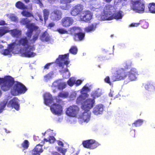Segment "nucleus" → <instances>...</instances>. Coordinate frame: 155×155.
Masks as SVG:
<instances>
[{
  "instance_id": "e2e57ef3",
  "label": "nucleus",
  "mask_w": 155,
  "mask_h": 155,
  "mask_svg": "<svg viewBox=\"0 0 155 155\" xmlns=\"http://www.w3.org/2000/svg\"><path fill=\"white\" fill-rule=\"evenodd\" d=\"M48 2L51 4H53L55 2V0H48Z\"/></svg>"
},
{
  "instance_id": "680f3d73",
  "label": "nucleus",
  "mask_w": 155,
  "mask_h": 155,
  "mask_svg": "<svg viewBox=\"0 0 155 155\" xmlns=\"http://www.w3.org/2000/svg\"><path fill=\"white\" fill-rule=\"evenodd\" d=\"M57 142H58V145L61 146L62 147L63 146L64 144L62 142L59 141H58Z\"/></svg>"
},
{
  "instance_id": "0e129e2a",
  "label": "nucleus",
  "mask_w": 155,
  "mask_h": 155,
  "mask_svg": "<svg viewBox=\"0 0 155 155\" xmlns=\"http://www.w3.org/2000/svg\"><path fill=\"white\" fill-rule=\"evenodd\" d=\"M113 93L114 91L111 90L110 93L109 94V96L111 97H113Z\"/></svg>"
},
{
  "instance_id": "7c9ffc66",
  "label": "nucleus",
  "mask_w": 155,
  "mask_h": 155,
  "mask_svg": "<svg viewBox=\"0 0 155 155\" xmlns=\"http://www.w3.org/2000/svg\"><path fill=\"white\" fill-rule=\"evenodd\" d=\"M9 30L8 27H0V37H1L6 33L9 31Z\"/></svg>"
},
{
  "instance_id": "09e8293b",
  "label": "nucleus",
  "mask_w": 155,
  "mask_h": 155,
  "mask_svg": "<svg viewBox=\"0 0 155 155\" xmlns=\"http://www.w3.org/2000/svg\"><path fill=\"white\" fill-rule=\"evenodd\" d=\"M70 7L71 5L70 4H65L64 5L61 6V8L64 10L68 9Z\"/></svg>"
},
{
  "instance_id": "7ed1b4c3",
  "label": "nucleus",
  "mask_w": 155,
  "mask_h": 155,
  "mask_svg": "<svg viewBox=\"0 0 155 155\" xmlns=\"http://www.w3.org/2000/svg\"><path fill=\"white\" fill-rule=\"evenodd\" d=\"M69 55V53L59 55L56 60L57 63L61 69V71L63 74V77L65 78H68L70 76V73L67 68L69 67L68 64L70 63Z\"/></svg>"
},
{
  "instance_id": "de8ad7c7",
  "label": "nucleus",
  "mask_w": 155,
  "mask_h": 155,
  "mask_svg": "<svg viewBox=\"0 0 155 155\" xmlns=\"http://www.w3.org/2000/svg\"><path fill=\"white\" fill-rule=\"evenodd\" d=\"M57 31L61 34H64L68 33V31L63 28H59L57 29Z\"/></svg>"
},
{
  "instance_id": "69168bd1",
  "label": "nucleus",
  "mask_w": 155,
  "mask_h": 155,
  "mask_svg": "<svg viewBox=\"0 0 155 155\" xmlns=\"http://www.w3.org/2000/svg\"><path fill=\"white\" fill-rule=\"evenodd\" d=\"M112 0H104V1L107 2V3H109Z\"/></svg>"
},
{
  "instance_id": "72a5a7b5",
  "label": "nucleus",
  "mask_w": 155,
  "mask_h": 155,
  "mask_svg": "<svg viewBox=\"0 0 155 155\" xmlns=\"http://www.w3.org/2000/svg\"><path fill=\"white\" fill-rule=\"evenodd\" d=\"M16 7L19 9H25L26 8L25 4L21 1L17 2L15 5Z\"/></svg>"
},
{
  "instance_id": "a19ab883",
  "label": "nucleus",
  "mask_w": 155,
  "mask_h": 155,
  "mask_svg": "<svg viewBox=\"0 0 155 155\" xmlns=\"http://www.w3.org/2000/svg\"><path fill=\"white\" fill-rule=\"evenodd\" d=\"M68 95L69 93L68 92H62L60 93L58 95V96L56 98H58L59 99H60V97L61 98H66L68 97Z\"/></svg>"
},
{
  "instance_id": "dca6fc26",
  "label": "nucleus",
  "mask_w": 155,
  "mask_h": 155,
  "mask_svg": "<svg viewBox=\"0 0 155 155\" xmlns=\"http://www.w3.org/2000/svg\"><path fill=\"white\" fill-rule=\"evenodd\" d=\"M19 101L17 97H15L11 100L7 104L8 107H12L14 108L16 110H18L20 109Z\"/></svg>"
},
{
  "instance_id": "58836bf2",
  "label": "nucleus",
  "mask_w": 155,
  "mask_h": 155,
  "mask_svg": "<svg viewBox=\"0 0 155 155\" xmlns=\"http://www.w3.org/2000/svg\"><path fill=\"white\" fill-rule=\"evenodd\" d=\"M143 122V120L142 119H138L135 121L132 124V126H134L136 127H137L140 126Z\"/></svg>"
},
{
  "instance_id": "a878e982",
  "label": "nucleus",
  "mask_w": 155,
  "mask_h": 155,
  "mask_svg": "<svg viewBox=\"0 0 155 155\" xmlns=\"http://www.w3.org/2000/svg\"><path fill=\"white\" fill-rule=\"evenodd\" d=\"M104 110V106L102 104H100L96 105L94 108L93 113L96 115L101 114H102Z\"/></svg>"
},
{
  "instance_id": "338daca9",
  "label": "nucleus",
  "mask_w": 155,
  "mask_h": 155,
  "mask_svg": "<svg viewBox=\"0 0 155 155\" xmlns=\"http://www.w3.org/2000/svg\"><path fill=\"white\" fill-rule=\"evenodd\" d=\"M25 2L26 3H28L29 2L30 0H24Z\"/></svg>"
},
{
  "instance_id": "f03ea898",
  "label": "nucleus",
  "mask_w": 155,
  "mask_h": 155,
  "mask_svg": "<svg viewBox=\"0 0 155 155\" xmlns=\"http://www.w3.org/2000/svg\"><path fill=\"white\" fill-rule=\"evenodd\" d=\"M28 40L26 38H21L19 40H16L15 42L8 45L7 49L2 51V54L4 55H11L12 52L14 48H18V46L22 45L23 48L21 50L23 56L26 57H33L36 55L35 53L32 52L34 49L32 46H28Z\"/></svg>"
},
{
  "instance_id": "aec40b11",
  "label": "nucleus",
  "mask_w": 155,
  "mask_h": 155,
  "mask_svg": "<svg viewBox=\"0 0 155 155\" xmlns=\"http://www.w3.org/2000/svg\"><path fill=\"white\" fill-rule=\"evenodd\" d=\"M74 22V20L72 17H65L61 21V25L63 26L67 27L71 26Z\"/></svg>"
},
{
  "instance_id": "79ce46f5",
  "label": "nucleus",
  "mask_w": 155,
  "mask_h": 155,
  "mask_svg": "<svg viewBox=\"0 0 155 155\" xmlns=\"http://www.w3.org/2000/svg\"><path fill=\"white\" fill-rule=\"evenodd\" d=\"M21 14L23 16L26 17H33V15L32 13L25 10H24L21 12Z\"/></svg>"
},
{
  "instance_id": "8fccbe9b",
  "label": "nucleus",
  "mask_w": 155,
  "mask_h": 155,
  "mask_svg": "<svg viewBox=\"0 0 155 155\" xmlns=\"http://www.w3.org/2000/svg\"><path fill=\"white\" fill-rule=\"evenodd\" d=\"M76 92H73L71 93L70 96L71 100H74L76 97Z\"/></svg>"
},
{
  "instance_id": "c756f323",
  "label": "nucleus",
  "mask_w": 155,
  "mask_h": 155,
  "mask_svg": "<svg viewBox=\"0 0 155 155\" xmlns=\"http://www.w3.org/2000/svg\"><path fill=\"white\" fill-rule=\"evenodd\" d=\"M40 38L42 41L47 42L50 40V37L47 32L45 31L42 33Z\"/></svg>"
},
{
  "instance_id": "bf43d9fd",
  "label": "nucleus",
  "mask_w": 155,
  "mask_h": 155,
  "mask_svg": "<svg viewBox=\"0 0 155 155\" xmlns=\"http://www.w3.org/2000/svg\"><path fill=\"white\" fill-rule=\"evenodd\" d=\"M5 24L6 23L5 21L2 20H0V25H3Z\"/></svg>"
},
{
  "instance_id": "0eeeda50",
  "label": "nucleus",
  "mask_w": 155,
  "mask_h": 155,
  "mask_svg": "<svg viewBox=\"0 0 155 155\" xmlns=\"http://www.w3.org/2000/svg\"><path fill=\"white\" fill-rule=\"evenodd\" d=\"M90 85L89 84H86L82 88L81 91V94L78 97L76 102L77 104H82L84 100L87 97V92L90 90Z\"/></svg>"
},
{
  "instance_id": "2eb2a0df",
  "label": "nucleus",
  "mask_w": 155,
  "mask_h": 155,
  "mask_svg": "<svg viewBox=\"0 0 155 155\" xmlns=\"http://www.w3.org/2000/svg\"><path fill=\"white\" fill-rule=\"evenodd\" d=\"M94 99H88L82 104L81 108L83 110H89L92 108L94 104Z\"/></svg>"
},
{
  "instance_id": "c85d7f7f",
  "label": "nucleus",
  "mask_w": 155,
  "mask_h": 155,
  "mask_svg": "<svg viewBox=\"0 0 155 155\" xmlns=\"http://www.w3.org/2000/svg\"><path fill=\"white\" fill-rule=\"evenodd\" d=\"M38 33H37L35 35H34L33 36L32 39L31 40H30V39L31 38H31H28V36H27V37H26V38H27V39L28 40V43L27 44L28 45H27L29 47L30 46H32L33 47V48L34 49L32 51V52L33 53H34L33 52V51L35 50V48L33 46L29 45V41H30L31 42H30L31 43H34L35 42V41L38 38V37L39 35H38ZM23 38H25V37H23ZM22 38H23V37Z\"/></svg>"
},
{
  "instance_id": "f3484780",
  "label": "nucleus",
  "mask_w": 155,
  "mask_h": 155,
  "mask_svg": "<svg viewBox=\"0 0 155 155\" xmlns=\"http://www.w3.org/2000/svg\"><path fill=\"white\" fill-rule=\"evenodd\" d=\"M92 14L89 11H86L84 12L83 14L81 16V20L86 22H88L92 18Z\"/></svg>"
},
{
  "instance_id": "052dcab7",
  "label": "nucleus",
  "mask_w": 155,
  "mask_h": 155,
  "mask_svg": "<svg viewBox=\"0 0 155 155\" xmlns=\"http://www.w3.org/2000/svg\"><path fill=\"white\" fill-rule=\"evenodd\" d=\"M52 155H61L60 153L56 152H52Z\"/></svg>"
},
{
  "instance_id": "412c9836",
  "label": "nucleus",
  "mask_w": 155,
  "mask_h": 155,
  "mask_svg": "<svg viewBox=\"0 0 155 155\" xmlns=\"http://www.w3.org/2000/svg\"><path fill=\"white\" fill-rule=\"evenodd\" d=\"M84 111L80 116L81 119L84 122L87 123L90 120L91 113L90 110H83Z\"/></svg>"
},
{
  "instance_id": "c03bdc74",
  "label": "nucleus",
  "mask_w": 155,
  "mask_h": 155,
  "mask_svg": "<svg viewBox=\"0 0 155 155\" xmlns=\"http://www.w3.org/2000/svg\"><path fill=\"white\" fill-rule=\"evenodd\" d=\"M69 51L70 53L73 54H76L77 52L78 49L76 46H72L71 47Z\"/></svg>"
},
{
  "instance_id": "49530a36",
  "label": "nucleus",
  "mask_w": 155,
  "mask_h": 155,
  "mask_svg": "<svg viewBox=\"0 0 155 155\" xmlns=\"http://www.w3.org/2000/svg\"><path fill=\"white\" fill-rule=\"evenodd\" d=\"M58 151L62 153L63 155H65V153L66 151V149L59 147H56Z\"/></svg>"
},
{
  "instance_id": "ea45409f",
  "label": "nucleus",
  "mask_w": 155,
  "mask_h": 155,
  "mask_svg": "<svg viewBox=\"0 0 155 155\" xmlns=\"http://www.w3.org/2000/svg\"><path fill=\"white\" fill-rule=\"evenodd\" d=\"M29 145V143L28 141L27 140H25L22 143L21 146L24 149L23 150V151L25 153L26 151H25V149H27Z\"/></svg>"
},
{
  "instance_id": "6ab92c4d",
  "label": "nucleus",
  "mask_w": 155,
  "mask_h": 155,
  "mask_svg": "<svg viewBox=\"0 0 155 155\" xmlns=\"http://www.w3.org/2000/svg\"><path fill=\"white\" fill-rule=\"evenodd\" d=\"M67 85L66 82H63L62 79H59L54 81L52 86L59 90H63L66 87Z\"/></svg>"
},
{
  "instance_id": "393cba45",
  "label": "nucleus",
  "mask_w": 155,
  "mask_h": 155,
  "mask_svg": "<svg viewBox=\"0 0 155 155\" xmlns=\"http://www.w3.org/2000/svg\"><path fill=\"white\" fill-rule=\"evenodd\" d=\"M43 151L42 145L40 144H38L31 151L32 155H40V153Z\"/></svg>"
},
{
  "instance_id": "b1692460",
  "label": "nucleus",
  "mask_w": 155,
  "mask_h": 155,
  "mask_svg": "<svg viewBox=\"0 0 155 155\" xmlns=\"http://www.w3.org/2000/svg\"><path fill=\"white\" fill-rule=\"evenodd\" d=\"M99 24V22L97 21L90 25L85 28L84 31L87 32H91L94 31L97 28V26Z\"/></svg>"
},
{
  "instance_id": "4468645a",
  "label": "nucleus",
  "mask_w": 155,
  "mask_h": 155,
  "mask_svg": "<svg viewBox=\"0 0 155 155\" xmlns=\"http://www.w3.org/2000/svg\"><path fill=\"white\" fill-rule=\"evenodd\" d=\"M78 110L79 108L77 106H71L67 108L66 113L68 116L75 117L77 115Z\"/></svg>"
},
{
  "instance_id": "603ef678",
  "label": "nucleus",
  "mask_w": 155,
  "mask_h": 155,
  "mask_svg": "<svg viewBox=\"0 0 155 155\" xmlns=\"http://www.w3.org/2000/svg\"><path fill=\"white\" fill-rule=\"evenodd\" d=\"M105 81L109 84L110 85H111V82L110 81V78L108 76H107L104 79Z\"/></svg>"
},
{
  "instance_id": "39448f33",
  "label": "nucleus",
  "mask_w": 155,
  "mask_h": 155,
  "mask_svg": "<svg viewBox=\"0 0 155 155\" xmlns=\"http://www.w3.org/2000/svg\"><path fill=\"white\" fill-rule=\"evenodd\" d=\"M20 22L22 24L26 25V27L28 28L26 34L29 38L31 37L33 31L37 30L38 28L34 23H30V21L27 18L22 19Z\"/></svg>"
},
{
  "instance_id": "774afa93",
  "label": "nucleus",
  "mask_w": 155,
  "mask_h": 155,
  "mask_svg": "<svg viewBox=\"0 0 155 155\" xmlns=\"http://www.w3.org/2000/svg\"><path fill=\"white\" fill-rule=\"evenodd\" d=\"M135 130H131V133H132V132H133V133H135Z\"/></svg>"
},
{
  "instance_id": "20e7f679",
  "label": "nucleus",
  "mask_w": 155,
  "mask_h": 155,
  "mask_svg": "<svg viewBox=\"0 0 155 155\" xmlns=\"http://www.w3.org/2000/svg\"><path fill=\"white\" fill-rule=\"evenodd\" d=\"M91 8L94 12H98V13L95 14L98 20L101 21L111 19L112 12L114 11V7L108 4L104 7L103 13L101 11V8L92 7Z\"/></svg>"
},
{
  "instance_id": "3c124183",
  "label": "nucleus",
  "mask_w": 155,
  "mask_h": 155,
  "mask_svg": "<svg viewBox=\"0 0 155 155\" xmlns=\"http://www.w3.org/2000/svg\"><path fill=\"white\" fill-rule=\"evenodd\" d=\"M72 0H61V3L67 4L71 2Z\"/></svg>"
},
{
  "instance_id": "473e14b6",
  "label": "nucleus",
  "mask_w": 155,
  "mask_h": 155,
  "mask_svg": "<svg viewBox=\"0 0 155 155\" xmlns=\"http://www.w3.org/2000/svg\"><path fill=\"white\" fill-rule=\"evenodd\" d=\"M54 73L53 72H49L48 74L44 76V81L48 82L53 77Z\"/></svg>"
},
{
  "instance_id": "ddd939ff",
  "label": "nucleus",
  "mask_w": 155,
  "mask_h": 155,
  "mask_svg": "<svg viewBox=\"0 0 155 155\" xmlns=\"http://www.w3.org/2000/svg\"><path fill=\"white\" fill-rule=\"evenodd\" d=\"M127 77L129 79V80L127 81H125L124 83L127 84L130 81H133L136 80L137 77L138 75V72L137 70L135 68H132L129 71H127Z\"/></svg>"
},
{
  "instance_id": "1a4fd4ad",
  "label": "nucleus",
  "mask_w": 155,
  "mask_h": 155,
  "mask_svg": "<svg viewBox=\"0 0 155 155\" xmlns=\"http://www.w3.org/2000/svg\"><path fill=\"white\" fill-rule=\"evenodd\" d=\"M71 32L74 31V38L75 41L82 40L85 36V33L82 32L80 28L78 27H74L71 29Z\"/></svg>"
},
{
  "instance_id": "a18cd8bd",
  "label": "nucleus",
  "mask_w": 155,
  "mask_h": 155,
  "mask_svg": "<svg viewBox=\"0 0 155 155\" xmlns=\"http://www.w3.org/2000/svg\"><path fill=\"white\" fill-rule=\"evenodd\" d=\"M131 65V62L130 61H126L125 63H124L123 65L125 68V70H126V69H128L130 68V67Z\"/></svg>"
},
{
  "instance_id": "5701e85b",
  "label": "nucleus",
  "mask_w": 155,
  "mask_h": 155,
  "mask_svg": "<svg viewBox=\"0 0 155 155\" xmlns=\"http://www.w3.org/2000/svg\"><path fill=\"white\" fill-rule=\"evenodd\" d=\"M82 81L80 80H76V78L74 77L70 78L67 82L68 84L70 87H72L74 84L76 86H79L81 84Z\"/></svg>"
},
{
  "instance_id": "5fc2aeb1",
  "label": "nucleus",
  "mask_w": 155,
  "mask_h": 155,
  "mask_svg": "<svg viewBox=\"0 0 155 155\" xmlns=\"http://www.w3.org/2000/svg\"><path fill=\"white\" fill-rule=\"evenodd\" d=\"M140 23H132L130 25V27H137L139 25Z\"/></svg>"
},
{
  "instance_id": "37998d69",
  "label": "nucleus",
  "mask_w": 155,
  "mask_h": 155,
  "mask_svg": "<svg viewBox=\"0 0 155 155\" xmlns=\"http://www.w3.org/2000/svg\"><path fill=\"white\" fill-rule=\"evenodd\" d=\"M7 16L12 21H17V18L16 15L13 14H10L7 15Z\"/></svg>"
},
{
  "instance_id": "13d9d810",
  "label": "nucleus",
  "mask_w": 155,
  "mask_h": 155,
  "mask_svg": "<svg viewBox=\"0 0 155 155\" xmlns=\"http://www.w3.org/2000/svg\"><path fill=\"white\" fill-rule=\"evenodd\" d=\"M38 16L39 18V19L41 22L42 21H43V18L42 15L40 14H38Z\"/></svg>"
},
{
  "instance_id": "6e6552de",
  "label": "nucleus",
  "mask_w": 155,
  "mask_h": 155,
  "mask_svg": "<svg viewBox=\"0 0 155 155\" xmlns=\"http://www.w3.org/2000/svg\"><path fill=\"white\" fill-rule=\"evenodd\" d=\"M44 102L45 104L48 106H50L53 103L55 102H59L60 103L61 102V100L58 98L53 97L52 95L49 93H46L43 95Z\"/></svg>"
},
{
  "instance_id": "f257e3e1",
  "label": "nucleus",
  "mask_w": 155,
  "mask_h": 155,
  "mask_svg": "<svg viewBox=\"0 0 155 155\" xmlns=\"http://www.w3.org/2000/svg\"><path fill=\"white\" fill-rule=\"evenodd\" d=\"M0 85L1 89L4 91L8 90L13 85L11 93L14 96L24 94L27 90L22 83L18 81H15L14 78L10 76H6L4 78H0Z\"/></svg>"
},
{
  "instance_id": "4be33fe9",
  "label": "nucleus",
  "mask_w": 155,
  "mask_h": 155,
  "mask_svg": "<svg viewBox=\"0 0 155 155\" xmlns=\"http://www.w3.org/2000/svg\"><path fill=\"white\" fill-rule=\"evenodd\" d=\"M62 13L60 11L55 10L51 13V18L53 21H58L61 18Z\"/></svg>"
},
{
  "instance_id": "9b49d317",
  "label": "nucleus",
  "mask_w": 155,
  "mask_h": 155,
  "mask_svg": "<svg viewBox=\"0 0 155 155\" xmlns=\"http://www.w3.org/2000/svg\"><path fill=\"white\" fill-rule=\"evenodd\" d=\"M116 80H124L127 77V71L123 68H119L117 69L115 74Z\"/></svg>"
},
{
  "instance_id": "9d476101",
  "label": "nucleus",
  "mask_w": 155,
  "mask_h": 155,
  "mask_svg": "<svg viewBox=\"0 0 155 155\" xmlns=\"http://www.w3.org/2000/svg\"><path fill=\"white\" fill-rule=\"evenodd\" d=\"M62 101L60 103L59 102H55L50 105V109L53 114L58 115H60L63 111L62 107L60 105Z\"/></svg>"
},
{
  "instance_id": "4d7b16f0",
  "label": "nucleus",
  "mask_w": 155,
  "mask_h": 155,
  "mask_svg": "<svg viewBox=\"0 0 155 155\" xmlns=\"http://www.w3.org/2000/svg\"><path fill=\"white\" fill-rule=\"evenodd\" d=\"M53 63H49L47 64L45 66L44 68L48 69L49 68V67L50 66L51 64Z\"/></svg>"
},
{
  "instance_id": "864d4df0",
  "label": "nucleus",
  "mask_w": 155,
  "mask_h": 155,
  "mask_svg": "<svg viewBox=\"0 0 155 155\" xmlns=\"http://www.w3.org/2000/svg\"><path fill=\"white\" fill-rule=\"evenodd\" d=\"M55 140V138L54 137H50L49 139V142H50V143H53L54 142Z\"/></svg>"
},
{
  "instance_id": "f704fd0d",
  "label": "nucleus",
  "mask_w": 155,
  "mask_h": 155,
  "mask_svg": "<svg viewBox=\"0 0 155 155\" xmlns=\"http://www.w3.org/2000/svg\"><path fill=\"white\" fill-rule=\"evenodd\" d=\"M101 95V91L99 89H98L97 91H93L91 94V97L94 99L96 97H99Z\"/></svg>"
},
{
  "instance_id": "4c0bfd02",
  "label": "nucleus",
  "mask_w": 155,
  "mask_h": 155,
  "mask_svg": "<svg viewBox=\"0 0 155 155\" xmlns=\"http://www.w3.org/2000/svg\"><path fill=\"white\" fill-rule=\"evenodd\" d=\"M7 101L4 100L0 104V113H2L7 104Z\"/></svg>"
},
{
  "instance_id": "6e6d98bb",
  "label": "nucleus",
  "mask_w": 155,
  "mask_h": 155,
  "mask_svg": "<svg viewBox=\"0 0 155 155\" xmlns=\"http://www.w3.org/2000/svg\"><path fill=\"white\" fill-rule=\"evenodd\" d=\"M55 25V24L53 22H51L48 25V27L51 28L52 27H53Z\"/></svg>"
},
{
  "instance_id": "f8f14e48",
  "label": "nucleus",
  "mask_w": 155,
  "mask_h": 155,
  "mask_svg": "<svg viewBox=\"0 0 155 155\" xmlns=\"http://www.w3.org/2000/svg\"><path fill=\"white\" fill-rule=\"evenodd\" d=\"M82 144L84 147L91 149H94L100 144L94 140H89L83 141Z\"/></svg>"
},
{
  "instance_id": "c9c22d12",
  "label": "nucleus",
  "mask_w": 155,
  "mask_h": 155,
  "mask_svg": "<svg viewBox=\"0 0 155 155\" xmlns=\"http://www.w3.org/2000/svg\"><path fill=\"white\" fill-rule=\"evenodd\" d=\"M49 10L47 9H44L43 10V13L44 17V19L45 22L48 20L49 15Z\"/></svg>"
},
{
  "instance_id": "2f4dec72",
  "label": "nucleus",
  "mask_w": 155,
  "mask_h": 155,
  "mask_svg": "<svg viewBox=\"0 0 155 155\" xmlns=\"http://www.w3.org/2000/svg\"><path fill=\"white\" fill-rule=\"evenodd\" d=\"M123 12L121 11H119L116 12L113 15L114 18L117 19H121L123 16L122 15Z\"/></svg>"
},
{
  "instance_id": "423d86ee",
  "label": "nucleus",
  "mask_w": 155,
  "mask_h": 155,
  "mask_svg": "<svg viewBox=\"0 0 155 155\" xmlns=\"http://www.w3.org/2000/svg\"><path fill=\"white\" fill-rule=\"evenodd\" d=\"M131 7L136 12L143 13L144 12L145 5L143 0H131Z\"/></svg>"
},
{
  "instance_id": "e433bc0d",
  "label": "nucleus",
  "mask_w": 155,
  "mask_h": 155,
  "mask_svg": "<svg viewBox=\"0 0 155 155\" xmlns=\"http://www.w3.org/2000/svg\"><path fill=\"white\" fill-rule=\"evenodd\" d=\"M148 8L150 13H155V3H150L148 5Z\"/></svg>"
},
{
  "instance_id": "cd10ccee",
  "label": "nucleus",
  "mask_w": 155,
  "mask_h": 155,
  "mask_svg": "<svg viewBox=\"0 0 155 155\" xmlns=\"http://www.w3.org/2000/svg\"><path fill=\"white\" fill-rule=\"evenodd\" d=\"M10 34L13 37L18 38L21 35V30L18 29L11 30L9 31Z\"/></svg>"
},
{
  "instance_id": "a211bd4d",
  "label": "nucleus",
  "mask_w": 155,
  "mask_h": 155,
  "mask_svg": "<svg viewBox=\"0 0 155 155\" xmlns=\"http://www.w3.org/2000/svg\"><path fill=\"white\" fill-rule=\"evenodd\" d=\"M83 8V6L82 5L78 4L73 7L71 14L73 16H76L81 12Z\"/></svg>"
},
{
  "instance_id": "bb28decb",
  "label": "nucleus",
  "mask_w": 155,
  "mask_h": 155,
  "mask_svg": "<svg viewBox=\"0 0 155 155\" xmlns=\"http://www.w3.org/2000/svg\"><path fill=\"white\" fill-rule=\"evenodd\" d=\"M145 89L149 91H155V84L151 81L148 82L144 85Z\"/></svg>"
}]
</instances>
